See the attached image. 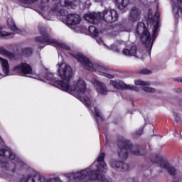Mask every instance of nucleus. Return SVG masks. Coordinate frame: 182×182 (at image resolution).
<instances>
[{
  "instance_id": "nucleus-31",
  "label": "nucleus",
  "mask_w": 182,
  "mask_h": 182,
  "mask_svg": "<svg viewBox=\"0 0 182 182\" xmlns=\"http://www.w3.org/2000/svg\"><path fill=\"white\" fill-rule=\"evenodd\" d=\"M94 110L95 112L96 117H100V119H102V114H100V112L99 111V109H97L96 107H95Z\"/></svg>"
},
{
  "instance_id": "nucleus-9",
  "label": "nucleus",
  "mask_w": 182,
  "mask_h": 182,
  "mask_svg": "<svg viewBox=\"0 0 182 182\" xmlns=\"http://www.w3.org/2000/svg\"><path fill=\"white\" fill-rule=\"evenodd\" d=\"M53 2H56L55 6L52 9L53 12L59 14V11H62L65 6H68L74 9L77 6L79 2L75 0H52Z\"/></svg>"
},
{
  "instance_id": "nucleus-22",
  "label": "nucleus",
  "mask_w": 182,
  "mask_h": 182,
  "mask_svg": "<svg viewBox=\"0 0 182 182\" xmlns=\"http://www.w3.org/2000/svg\"><path fill=\"white\" fill-rule=\"evenodd\" d=\"M119 9L121 11H124L126 8L127 7V5H129V0H115Z\"/></svg>"
},
{
  "instance_id": "nucleus-27",
  "label": "nucleus",
  "mask_w": 182,
  "mask_h": 182,
  "mask_svg": "<svg viewBox=\"0 0 182 182\" xmlns=\"http://www.w3.org/2000/svg\"><path fill=\"white\" fill-rule=\"evenodd\" d=\"M0 36H7L8 38H14V34L9 33L6 31H1L0 28Z\"/></svg>"
},
{
  "instance_id": "nucleus-29",
  "label": "nucleus",
  "mask_w": 182,
  "mask_h": 182,
  "mask_svg": "<svg viewBox=\"0 0 182 182\" xmlns=\"http://www.w3.org/2000/svg\"><path fill=\"white\" fill-rule=\"evenodd\" d=\"M38 0H19L20 2L23 4H33V2H37Z\"/></svg>"
},
{
  "instance_id": "nucleus-15",
  "label": "nucleus",
  "mask_w": 182,
  "mask_h": 182,
  "mask_svg": "<svg viewBox=\"0 0 182 182\" xmlns=\"http://www.w3.org/2000/svg\"><path fill=\"white\" fill-rule=\"evenodd\" d=\"M92 83L96 86V89L99 93L101 95H106L107 93V87H106V85L103 82L94 78L92 79Z\"/></svg>"
},
{
  "instance_id": "nucleus-30",
  "label": "nucleus",
  "mask_w": 182,
  "mask_h": 182,
  "mask_svg": "<svg viewBox=\"0 0 182 182\" xmlns=\"http://www.w3.org/2000/svg\"><path fill=\"white\" fill-rule=\"evenodd\" d=\"M173 11L176 14V15H178V11H181V12L182 11L181 9L177 6H174L173 7Z\"/></svg>"
},
{
  "instance_id": "nucleus-14",
  "label": "nucleus",
  "mask_w": 182,
  "mask_h": 182,
  "mask_svg": "<svg viewBox=\"0 0 182 182\" xmlns=\"http://www.w3.org/2000/svg\"><path fill=\"white\" fill-rule=\"evenodd\" d=\"M141 14V11H140V9H139V8L136 6L132 7L129 12V21H132V22H136V21H139V19H140Z\"/></svg>"
},
{
  "instance_id": "nucleus-21",
  "label": "nucleus",
  "mask_w": 182,
  "mask_h": 182,
  "mask_svg": "<svg viewBox=\"0 0 182 182\" xmlns=\"http://www.w3.org/2000/svg\"><path fill=\"white\" fill-rule=\"evenodd\" d=\"M7 23L11 31H14V32H16V33H21V31L16 28V26L15 25V23L12 18H8Z\"/></svg>"
},
{
  "instance_id": "nucleus-24",
  "label": "nucleus",
  "mask_w": 182,
  "mask_h": 182,
  "mask_svg": "<svg viewBox=\"0 0 182 182\" xmlns=\"http://www.w3.org/2000/svg\"><path fill=\"white\" fill-rule=\"evenodd\" d=\"M89 32H90V36L97 38V36H99V30H97L96 27L93 26H90L89 27Z\"/></svg>"
},
{
  "instance_id": "nucleus-39",
  "label": "nucleus",
  "mask_w": 182,
  "mask_h": 182,
  "mask_svg": "<svg viewBox=\"0 0 182 182\" xmlns=\"http://www.w3.org/2000/svg\"><path fill=\"white\" fill-rule=\"evenodd\" d=\"M2 141V139L0 137V142Z\"/></svg>"
},
{
  "instance_id": "nucleus-11",
  "label": "nucleus",
  "mask_w": 182,
  "mask_h": 182,
  "mask_svg": "<svg viewBox=\"0 0 182 182\" xmlns=\"http://www.w3.org/2000/svg\"><path fill=\"white\" fill-rule=\"evenodd\" d=\"M156 159L157 161L154 163H157L161 168L167 170L171 176H176V168H174V167L170 166V164L164 161L161 156L156 157Z\"/></svg>"
},
{
  "instance_id": "nucleus-1",
  "label": "nucleus",
  "mask_w": 182,
  "mask_h": 182,
  "mask_svg": "<svg viewBox=\"0 0 182 182\" xmlns=\"http://www.w3.org/2000/svg\"><path fill=\"white\" fill-rule=\"evenodd\" d=\"M58 76L63 79L55 82L58 89L73 95L77 99H79L87 106L90 107L92 102L88 97H82V95H85L86 92V82L83 80H78L74 82L73 87L70 86L69 81L72 77V68L68 64L63 63L59 65Z\"/></svg>"
},
{
  "instance_id": "nucleus-36",
  "label": "nucleus",
  "mask_w": 182,
  "mask_h": 182,
  "mask_svg": "<svg viewBox=\"0 0 182 182\" xmlns=\"http://www.w3.org/2000/svg\"><path fill=\"white\" fill-rule=\"evenodd\" d=\"M175 80L176 82H180L181 83H182V77H181V78H176Z\"/></svg>"
},
{
  "instance_id": "nucleus-35",
  "label": "nucleus",
  "mask_w": 182,
  "mask_h": 182,
  "mask_svg": "<svg viewBox=\"0 0 182 182\" xmlns=\"http://www.w3.org/2000/svg\"><path fill=\"white\" fill-rule=\"evenodd\" d=\"M47 80H53V74L50 73L48 76L46 77Z\"/></svg>"
},
{
  "instance_id": "nucleus-12",
  "label": "nucleus",
  "mask_w": 182,
  "mask_h": 182,
  "mask_svg": "<svg viewBox=\"0 0 182 182\" xmlns=\"http://www.w3.org/2000/svg\"><path fill=\"white\" fill-rule=\"evenodd\" d=\"M109 85L113 86V87L115 89H123V87H124V89H128V90H134L135 92H139V88H137V87L126 85L120 80H111L109 82Z\"/></svg>"
},
{
  "instance_id": "nucleus-18",
  "label": "nucleus",
  "mask_w": 182,
  "mask_h": 182,
  "mask_svg": "<svg viewBox=\"0 0 182 182\" xmlns=\"http://www.w3.org/2000/svg\"><path fill=\"white\" fill-rule=\"evenodd\" d=\"M110 164L112 168H120V166H122V171H127V170H129V165L123 162H117L116 161H112L110 162Z\"/></svg>"
},
{
  "instance_id": "nucleus-32",
  "label": "nucleus",
  "mask_w": 182,
  "mask_h": 182,
  "mask_svg": "<svg viewBox=\"0 0 182 182\" xmlns=\"http://www.w3.org/2000/svg\"><path fill=\"white\" fill-rule=\"evenodd\" d=\"M60 179L58 177H55L48 181V182H60Z\"/></svg>"
},
{
  "instance_id": "nucleus-23",
  "label": "nucleus",
  "mask_w": 182,
  "mask_h": 182,
  "mask_svg": "<svg viewBox=\"0 0 182 182\" xmlns=\"http://www.w3.org/2000/svg\"><path fill=\"white\" fill-rule=\"evenodd\" d=\"M0 55H2L3 56H6V58H9V59H14V58H15V55L13 53L9 52L4 48H0Z\"/></svg>"
},
{
  "instance_id": "nucleus-7",
  "label": "nucleus",
  "mask_w": 182,
  "mask_h": 182,
  "mask_svg": "<svg viewBox=\"0 0 182 182\" xmlns=\"http://www.w3.org/2000/svg\"><path fill=\"white\" fill-rule=\"evenodd\" d=\"M118 146L119 148L118 154L122 160H126V159H127V151H131L132 154H135V156L140 154L139 149L136 150V146H132L129 141L122 140L118 143Z\"/></svg>"
},
{
  "instance_id": "nucleus-17",
  "label": "nucleus",
  "mask_w": 182,
  "mask_h": 182,
  "mask_svg": "<svg viewBox=\"0 0 182 182\" xmlns=\"http://www.w3.org/2000/svg\"><path fill=\"white\" fill-rule=\"evenodd\" d=\"M0 63L2 67L3 73H0V76H6L9 73V63L6 59L0 57Z\"/></svg>"
},
{
  "instance_id": "nucleus-25",
  "label": "nucleus",
  "mask_w": 182,
  "mask_h": 182,
  "mask_svg": "<svg viewBox=\"0 0 182 182\" xmlns=\"http://www.w3.org/2000/svg\"><path fill=\"white\" fill-rule=\"evenodd\" d=\"M26 182H41V177L36 175L34 176H27Z\"/></svg>"
},
{
  "instance_id": "nucleus-2",
  "label": "nucleus",
  "mask_w": 182,
  "mask_h": 182,
  "mask_svg": "<svg viewBox=\"0 0 182 182\" xmlns=\"http://www.w3.org/2000/svg\"><path fill=\"white\" fill-rule=\"evenodd\" d=\"M97 165V171H92L90 168L82 171L81 172L77 173L78 178L82 179L89 176L92 180H99L100 181H105V175L103 173L107 170V165L105 163V154L100 153L98 156L97 162H95L91 168H94V166Z\"/></svg>"
},
{
  "instance_id": "nucleus-33",
  "label": "nucleus",
  "mask_w": 182,
  "mask_h": 182,
  "mask_svg": "<svg viewBox=\"0 0 182 182\" xmlns=\"http://www.w3.org/2000/svg\"><path fill=\"white\" fill-rule=\"evenodd\" d=\"M173 117H174L176 122H180V117L178 116V114L173 113Z\"/></svg>"
},
{
  "instance_id": "nucleus-28",
  "label": "nucleus",
  "mask_w": 182,
  "mask_h": 182,
  "mask_svg": "<svg viewBox=\"0 0 182 182\" xmlns=\"http://www.w3.org/2000/svg\"><path fill=\"white\" fill-rule=\"evenodd\" d=\"M139 73H141V75H150V73H151V71L147 69H142L140 70Z\"/></svg>"
},
{
  "instance_id": "nucleus-8",
  "label": "nucleus",
  "mask_w": 182,
  "mask_h": 182,
  "mask_svg": "<svg viewBox=\"0 0 182 182\" xmlns=\"http://www.w3.org/2000/svg\"><path fill=\"white\" fill-rule=\"evenodd\" d=\"M66 10L63 9L62 11H59L57 14L58 16H63L62 19L64 23H67L68 25H79L80 23V16L78 14H68Z\"/></svg>"
},
{
  "instance_id": "nucleus-16",
  "label": "nucleus",
  "mask_w": 182,
  "mask_h": 182,
  "mask_svg": "<svg viewBox=\"0 0 182 182\" xmlns=\"http://www.w3.org/2000/svg\"><path fill=\"white\" fill-rule=\"evenodd\" d=\"M135 85L136 86H142V90L148 93H154L155 90L152 87H149L147 86H150V82H144L140 80H135Z\"/></svg>"
},
{
  "instance_id": "nucleus-40",
  "label": "nucleus",
  "mask_w": 182,
  "mask_h": 182,
  "mask_svg": "<svg viewBox=\"0 0 182 182\" xmlns=\"http://www.w3.org/2000/svg\"><path fill=\"white\" fill-rule=\"evenodd\" d=\"M141 133H143V132H141V133L139 134H141Z\"/></svg>"
},
{
  "instance_id": "nucleus-34",
  "label": "nucleus",
  "mask_w": 182,
  "mask_h": 182,
  "mask_svg": "<svg viewBox=\"0 0 182 182\" xmlns=\"http://www.w3.org/2000/svg\"><path fill=\"white\" fill-rule=\"evenodd\" d=\"M96 41H97V43H99L100 45H102V43H103V39H102V38H100V37H97V38H96Z\"/></svg>"
},
{
  "instance_id": "nucleus-26",
  "label": "nucleus",
  "mask_w": 182,
  "mask_h": 182,
  "mask_svg": "<svg viewBox=\"0 0 182 182\" xmlns=\"http://www.w3.org/2000/svg\"><path fill=\"white\" fill-rule=\"evenodd\" d=\"M23 55H24V56H31L32 55V49L31 48H24L23 50Z\"/></svg>"
},
{
  "instance_id": "nucleus-20",
  "label": "nucleus",
  "mask_w": 182,
  "mask_h": 182,
  "mask_svg": "<svg viewBox=\"0 0 182 182\" xmlns=\"http://www.w3.org/2000/svg\"><path fill=\"white\" fill-rule=\"evenodd\" d=\"M0 156L6 157V159H10V160H15V154L11 152L9 150L0 148Z\"/></svg>"
},
{
  "instance_id": "nucleus-4",
  "label": "nucleus",
  "mask_w": 182,
  "mask_h": 182,
  "mask_svg": "<svg viewBox=\"0 0 182 182\" xmlns=\"http://www.w3.org/2000/svg\"><path fill=\"white\" fill-rule=\"evenodd\" d=\"M85 21L90 23H97L102 18L107 23H113L116 22L119 18L117 11L114 9H106L103 11L102 16L101 13H90L84 16Z\"/></svg>"
},
{
  "instance_id": "nucleus-6",
  "label": "nucleus",
  "mask_w": 182,
  "mask_h": 182,
  "mask_svg": "<svg viewBox=\"0 0 182 182\" xmlns=\"http://www.w3.org/2000/svg\"><path fill=\"white\" fill-rule=\"evenodd\" d=\"M135 36L136 38H139L146 48H149V46H153L151 36H150V33L147 31V28H146V24H144V23H138L135 31Z\"/></svg>"
},
{
  "instance_id": "nucleus-10",
  "label": "nucleus",
  "mask_w": 182,
  "mask_h": 182,
  "mask_svg": "<svg viewBox=\"0 0 182 182\" xmlns=\"http://www.w3.org/2000/svg\"><path fill=\"white\" fill-rule=\"evenodd\" d=\"M13 70L18 75H24L25 76H28V75H32L33 73L31 65L26 63H21L17 65H15Z\"/></svg>"
},
{
  "instance_id": "nucleus-19",
  "label": "nucleus",
  "mask_w": 182,
  "mask_h": 182,
  "mask_svg": "<svg viewBox=\"0 0 182 182\" xmlns=\"http://www.w3.org/2000/svg\"><path fill=\"white\" fill-rule=\"evenodd\" d=\"M137 52V47L136 46H132L130 48H124L122 51L123 55L126 56H136Z\"/></svg>"
},
{
  "instance_id": "nucleus-3",
  "label": "nucleus",
  "mask_w": 182,
  "mask_h": 182,
  "mask_svg": "<svg viewBox=\"0 0 182 182\" xmlns=\"http://www.w3.org/2000/svg\"><path fill=\"white\" fill-rule=\"evenodd\" d=\"M75 58L81 63V65H82V68L87 69V70L98 72L99 75L108 77V79H113L114 77V75L107 73L110 72V68L105 66L102 63H96L93 65V63L89 60V58H86L83 54H76Z\"/></svg>"
},
{
  "instance_id": "nucleus-38",
  "label": "nucleus",
  "mask_w": 182,
  "mask_h": 182,
  "mask_svg": "<svg viewBox=\"0 0 182 182\" xmlns=\"http://www.w3.org/2000/svg\"><path fill=\"white\" fill-rule=\"evenodd\" d=\"M117 52H120V50L117 49Z\"/></svg>"
},
{
  "instance_id": "nucleus-5",
  "label": "nucleus",
  "mask_w": 182,
  "mask_h": 182,
  "mask_svg": "<svg viewBox=\"0 0 182 182\" xmlns=\"http://www.w3.org/2000/svg\"><path fill=\"white\" fill-rule=\"evenodd\" d=\"M39 31L41 35H42L43 37H36L35 38L36 42L47 43V45H55V46H58V48L69 50V46H68L66 44L56 41L55 39L50 38L46 32V28L39 26Z\"/></svg>"
},
{
  "instance_id": "nucleus-37",
  "label": "nucleus",
  "mask_w": 182,
  "mask_h": 182,
  "mask_svg": "<svg viewBox=\"0 0 182 182\" xmlns=\"http://www.w3.org/2000/svg\"><path fill=\"white\" fill-rule=\"evenodd\" d=\"M155 16H156V18H159V13H156Z\"/></svg>"
},
{
  "instance_id": "nucleus-13",
  "label": "nucleus",
  "mask_w": 182,
  "mask_h": 182,
  "mask_svg": "<svg viewBox=\"0 0 182 182\" xmlns=\"http://www.w3.org/2000/svg\"><path fill=\"white\" fill-rule=\"evenodd\" d=\"M147 23L149 25H153L154 26V31H153V38H156V35L157 33V21H154V17H153V11H151V9L148 11V19H147Z\"/></svg>"
}]
</instances>
